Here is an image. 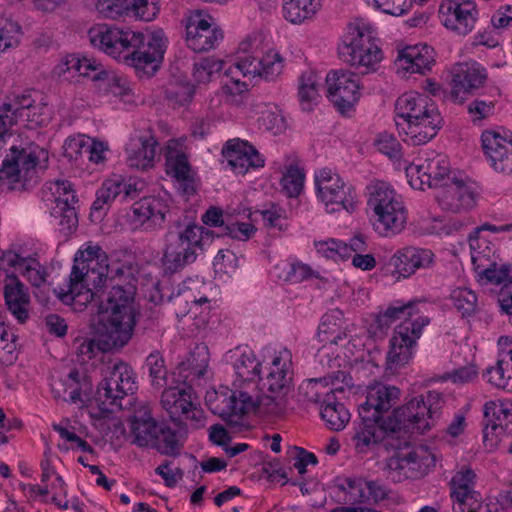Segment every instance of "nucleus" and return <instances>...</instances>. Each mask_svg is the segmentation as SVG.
I'll return each instance as SVG.
<instances>
[{
	"instance_id": "obj_1",
	"label": "nucleus",
	"mask_w": 512,
	"mask_h": 512,
	"mask_svg": "<svg viewBox=\"0 0 512 512\" xmlns=\"http://www.w3.org/2000/svg\"><path fill=\"white\" fill-rule=\"evenodd\" d=\"M420 189H436L439 207L452 214H464L477 206V185L459 171L451 170L446 156L435 151H418Z\"/></svg>"
},
{
	"instance_id": "obj_2",
	"label": "nucleus",
	"mask_w": 512,
	"mask_h": 512,
	"mask_svg": "<svg viewBox=\"0 0 512 512\" xmlns=\"http://www.w3.org/2000/svg\"><path fill=\"white\" fill-rule=\"evenodd\" d=\"M119 266H110L107 253L93 242L84 243L76 252L66 289L55 290L65 303L86 306L100 298L108 280L122 275Z\"/></svg>"
},
{
	"instance_id": "obj_3",
	"label": "nucleus",
	"mask_w": 512,
	"mask_h": 512,
	"mask_svg": "<svg viewBox=\"0 0 512 512\" xmlns=\"http://www.w3.org/2000/svg\"><path fill=\"white\" fill-rule=\"evenodd\" d=\"M380 429L389 439V445L395 450L389 459V468L398 471V480L411 477L416 461L415 430L416 404L414 398L395 408L390 414L381 417Z\"/></svg>"
},
{
	"instance_id": "obj_4",
	"label": "nucleus",
	"mask_w": 512,
	"mask_h": 512,
	"mask_svg": "<svg viewBox=\"0 0 512 512\" xmlns=\"http://www.w3.org/2000/svg\"><path fill=\"white\" fill-rule=\"evenodd\" d=\"M292 358L288 348H281L264 361L265 372L260 382L268 394L258 391L259 414L279 417L285 413L294 375Z\"/></svg>"
},
{
	"instance_id": "obj_5",
	"label": "nucleus",
	"mask_w": 512,
	"mask_h": 512,
	"mask_svg": "<svg viewBox=\"0 0 512 512\" xmlns=\"http://www.w3.org/2000/svg\"><path fill=\"white\" fill-rule=\"evenodd\" d=\"M101 334L109 349L122 348L133 335L135 326L134 297L131 291L113 286L106 302L98 306Z\"/></svg>"
},
{
	"instance_id": "obj_6",
	"label": "nucleus",
	"mask_w": 512,
	"mask_h": 512,
	"mask_svg": "<svg viewBox=\"0 0 512 512\" xmlns=\"http://www.w3.org/2000/svg\"><path fill=\"white\" fill-rule=\"evenodd\" d=\"M375 29L366 19L356 18L347 26L340 57L361 74L375 72L383 59V53L374 40Z\"/></svg>"
},
{
	"instance_id": "obj_7",
	"label": "nucleus",
	"mask_w": 512,
	"mask_h": 512,
	"mask_svg": "<svg viewBox=\"0 0 512 512\" xmlns=\"http://www.w3.org/2000/svg\"><path fill=\"white\" fill-rule=\"evenodd\" d=\"M48 152L34 143L12 145L0 168V179L8 181L12 189H28L46 168Z\"/></svg>"
},
{
	"instance_id": "obj_8",
	"label": "nucleus",
	"mask_w": 512,
	"mask_h": 512,
	"mask_svg": "<svg viewBox=\"0 0 512 512\" xmlns=\"http://www.w3.org/2000/svg\"><path fill=\"white\" fill-rule=\"evenodd\" d=\"M211 240V232L196 224L187 225L181 231H168L164 237L161 258L164 270L176 273L194 263Z\"/></svg>"
},
{
	"instance_id": "obj_9",
	"label": "nucleus",
	"mask_w": 512,
	"mask_h": 512,
	"mask_svg": "<svg viewBox=\"0 0 512 512\" xmlns=\"http://www.w3.org/2000/svg\"><path fill=\"white\" fill-rule=\"evenodd\" d=\"M367 190V204L374 213L378 233L383 236L400 233L406 225L407 212L395 190L384 181L372 182Z\"/></svg>"
},
{
	"instance_id": "obj_10",
	"label": "nucleus",
	"mask_w": 512,
	"mask_h": 512,
	"mask_svg": "<svg viewBox=\"0 0 512 512\" xmlns=\"http://www.w3.org/2000/svg\"><path fill=\"white\" fill-rule=\"evenodd\" d=\"M231 390L226 386L210 389L206 392L205 402L210 411L236 426L246 414L259 413L258 400L250 391L237 387Z\"/></svg>"
},
{
	"instance_id": "obj_11",
	"label": "nucleus",
	"mask_w": 512,
	"mask_h": 512,
	"mask_svg": "<svg viewBox=\"0 0 512 512\" xmlns=\"http://www.w3.org/2000/svg\"><path fill=\"white\" fill-rule=\"evenodd\" d=\"M317 198L329 213L345 210L353 213L357 207V194L342 177L332 169L323 168L315 173Z\"/></svg>"
},
{
	"instance_id": "obj_12",
	"label": "nucleus",
	"mask_w": 512,
	"mask_h": 512,
	"mask_svg": "<svg viewBox=\"0 0 512 512\" xmlns=\"http://www.w3.org/2000/svg\"><path fill=\"white\" fill-rule=\"evenodd\" d=\"M205 288V283L200 279L189 278L182 282L171 299L176 317L181 320L189 316L198 329L208 322L211 308L209 298L202 292Z\"/></svg>"
},
{
	"instance_id": "obj_13",
	"label": "nucleus",
	"mask_w": 512,
	"mask_h": 512,
	"mask_svg": "<svg viewBox=\"0 0 512 512\" xmlns=\"http://www.w3.org/2000/svg\"><path fill=\"white\" fill-rule=\"evenodd\" d=\"M91 45L115 59L128 60V52L142 44L143 34L114 25L97 24L88 31Z\"/></svg>"
},
{
	"instance_id": "obj_14",
	"label": "nucleus",
	"mask_w": 512,
	"mask_h": 512,
	"mask_svg": "<svg viewBox=\"0 0 512 512\" xmlns=\"http://www.w3.org/2000/svg\"><path fill=\"white\" fill-rule=\"evenodd\" d=\"M136 389L131 367L124 362L108 365L104 378L97 390V401L102 411L111 412L114 406H121L119 401Z\"/></svg>"
},
{
	"instance_id": "obj_15",
	"label": "nucleus",
	"mask_w": 512,
	"mask_h": 512,
	"mask_svg": "<svg viewBox=\"0 0 512 512\" xmlns=\"http://www.w3.org/2000/svg\"><path fill=\"white\" fill-rule=\"evenodd\" d=\"M43 198L50 205L51 215L59 219V225L63 229L71 231L77 227V196L68 180L57 179L47 182L43 188Z\"/></svg>"
},
{
	"instance_id": "obj_16",
	"label": "nucleus",
	"mask_w": 512,
	"mask_h": 512,
	"mask_svg": "<svg viewBox=\"0 0 512 512\" xmlns=\"http://www.w3.org/2000/svg\"><path fill=\"white\" fill-rule=\"evenodd\" d=\"M161 406L173 421H190L191 426L205 425V415L187 385L169 387L162 392Z\"/></svg>"
},
{
	"instance_id": "obj_17",
	"label": "nucleus",
	"mask_w": 512,
	"mask_h": 512,
	"mask_svg": "<svg viewBox=\"0 0 512 512\" xmlns=\"http://www.w3.org/2000/svg\"><path fill=\"white\" fill-rule=\"evenodd\" d=\"M225 360L234 373L233 387L250 391L257 398L263 367L254 351L247 346H238L226 353Z\"/></svg>"
},
{
	"instance_id": "obj_18",
	"label": "nucleus",
	"mask_w": 512,
	"mask_h": 512,
	"mask_svg": "<svg viewBox=\"0 0 512 512\" xmlns=\"http://www.w3.org/2000/svg\"><path fill=\"white\" fill-rule=\"evenodd\" d=\"M438 17L447 30L466 36L472 32L478 20L477 5L472 0H442Z\"/></svg>"
},
{
	"instance_id": "obj_19",
	"label": "nucleus",
	"mask_w": 512,
	"mask_h": 512,
	"mask_svg": "<svg viewBox=\"0 0 512 512\" xmlns=\"http://www.w3.org/2000/svg\"><path fill=\"white\" fill-rule=\"evenodd\" d=\"M327 98L344 113L354 107L361 96L357 74L348 70L331 71L326 76Z\"/></svg>"
},
{
	"instance_id": "obj_20",
	"label": "nucleus",
	"mask_w": 512,
	"mask_h": 512,
	"mask_svg": "<svg viewBox=\"0 0 512 512\" xmlns=\"http://www.w3.org/2000/svg\"><path fill=\"white\" fill-rule=\"evenodd\" d=\"M222 39V30L210 15L200 10L189 15L186 23V42L193 51L203 52L213 49Z\"/></svg>"
},
{
	"instance_id": "obj_21",
	"label": "nucleus",
	"mask_w": 512,
	"mask_h": 512,
	"mask_svg": "<svg viewBox=\"0 0 512 512\" xmlns=\"http://www.w3.org/2000/svg\"><path fill=\"white\" fill-rule=\"evenodd\" d=\"M450 96L456 103H462L467 97L482 87L487 72L478 62L456 63L451 68Z\"/></svg>"
},
{
	"instance_id": "obj_22",
	"label": "nucleus",
	"mask_w": 512,
	"mask_h": 512,
	"mask_svg": "<svg viewBox=\"0 0 512 512\" xmlns=\"http://www.w3.org/2000/svg\"><path fill=\"white\" fill-rule=\"evenodd\" d=\"M512 231V223L495 225L484 223L476 227L469 235V246L471 252V261L475 272L490 267L492 261L497 259L495 245L485 233H505Z\"/></svg>"
},
{
	"instance_id": "obj_23",
	"label": "nucleus",
	"mask_w": 512,
	"mask_h": 512,
	"mask_svg": "<svg viewBox=\"0 0 512 512\" xmlns=\"http://www.w3.org/2000/svg\"><path fill=\"white\" fill-rule=\"evenodd\" d=\"M476 474L470 468H462L450 481L454 512H477L482 499L475 490Z\"/></svg>"
},
{
	"instance_id": "obj_24",
	"label": "nucleus",
	"mask_w": 512,
	"mask_h": 512,
	"mask_svg": "<svg viewBox=\"0 0 512 512\" xmlns=\"http://www.w3.org/2000/svg\"><path fill=\"white\" fill-rule=\"evenodd\" d=\"M222 155L229 168L239 175L250 169L261 168L265 164L263 156L248 141L234 138L228 140L222 148Z\"/></svg>"
},
{
	"instance_id": "obj_25",
	"label": "nucleus",
	"mask_w": 512,
	"mask_h": 512,
	"mask_svg": "<svg viewBox=\"0 0 512 512\" xmlns=\"http://www.w3.org/2000/svg\"><path fill=\"white\" fill-rule=\"evenodd\" d=\"M234 68L244 77H259L265 81H274L283 72L284 58L279 52L270 50L261 58L255 55L241 57Z\"/></svg>"
},
{
	"instance_id": "obj_26",
	"label": "nucleus",
	"mask_w": 512,
	"mask_h": 512,
	"mask_svg": "<svg viewBox=\"0 0 512 512\" xmlns=\"http://www.w3.org/2000/svg\"><path fill=\"white\" fill-rule=\"evenodd\" d=\"M416 343V321L409 318L399 324L390 340L387 354L389 369H397L412 358V348Z\"/></svg>"
},
{
	"instance_id": "obj_27",
	"label": "nucleus",
	"mask_w": 512,
	"mask_h": 512,
	"mask_svg": "<svg viewBox=\"0 0 512 512\" xmlns=\"http://www.w3.org/2000/svg\"><path fill=\"white\" fill-rule=\"evenodd\" d=\"M131 212V221L135 228L152 231L164 223L167 206L161 198L149 196L136 201Z\"/></svg>"
},
{
	"instance_id": "obj_28",
	"label": "nucleus",
	"mask_w": 512,
	"mask_h": 512,
	"mask_svg": "<svg viewBox=\"0 0 512 512\" xmlns=\"http://www.w3.org/2000/svg\"><path fill=\"white\" fill-rule=\"evenodd\" d=\"M484 416L489 423L483 429V441L492 448L498 442L497 437H493L494 432L508 431L512 424V400L497 399L486 402Z\"/></svg>"
},
{
	"instance_id": "obj_29",
	"label": "nucleus",
	"mask_w": 512,
	"mask_h": 512,
	"mask_svg": "<svg viewBox=\"0 0 512 512\" xmlns=\"http://www.w3.org/2000/svg\"><path fill=\"white\" fill-rule=\"evenodd\" d=\"M481 140L493 169L500 173L512 174V140L492 130L484 131Z\"/></svg>"
},
{
	"instance_id": "obj_30",
	"label": "nucleus",
	"mask_w": 512,
	"mask_h": 512,
	"mask_svg": "<svg viewBox=\"0 0 512 512\" xmlns=\"http://www.w3.org/2000/svg\"><path fill=\"white\" fill-rule=\"evenodd\" d=\"M52 391L55 398L83 406L92 391V383L86 374L72 369L64 379L52 384Z\"/></svg>"
},
{
	"instance_id": "obj_31",
	"label": "nucleus",
	"mask_w": 512,
	"mask_h": 512,
	"mask_svg": "<svg viewBox=\"0 0 512 512\" xmlns=\"http://www.w3.org/2000/svg\"><path fill=\"white\" fill-rule=\"evenodd\" d=\"M416 94L413 92L401 95L395 104V123L403 142L416 145Z\"/></svg>"
},
{
	"instance_id": "obj_32",
	"label": "nucleus",
	"mask_w": 512,
	"mask_h": 512,
	"mask_svg": "<svg viewBox=\"0 0 512 512\" xmlns=\"http://www.w3.org/2000/svg\"><path fill=\"white\" fill-rule=\"evenodd\" d=\"M4 298L8 310L20 322L29 316L30 295L25 285L14 275L4 279Z\"/></svg>"
},
{
	"instance_id": "obj_33",
	"label": "nucleus",
	"mask_w": 512,
	"mask_h": 512,
	"mask_svg": "<svg viewBox=\"0 0 512 512\" xmlns=\"http://www.w3.org/2000/svg\"><path fill=\"white\" fill-rule=\"evenodd\" d=\"M165 51V38L162 30L154 31L142 44L131 48L128 52V60L135 67L158 64L163 59Z\"/></svg>"
},
{
	"instance_id": "obj_34",
	"label": "nucleus",
	"mask_w": 512,
	"mask_h": 512,
	"mask_svg": "<svg viewBox=\"0 0 512 512\" xmlns=\"http://www.w3.org/2000/svg\"><path fill=\"white\" fill-rule=\"evenodd\" d=\"M157 141L153 136L132 138L126 146L127 164L136 169H148L153 166Z\"/></svg>"
},
{
	"instance_id": "obj_35",
	"label": "nucleus",
	"mask_w": 512,
	"mask_h": 512,
	"mask_svg": "<svg viewBox=\"0 0 512 512\" xmlns=\"http://www.w3.org/2000/svg\"><path fill=\"white\" fill-rule=\"evenodd\" d=\"M2 262L18 271L35 287H40L46 282V269L36 258L22 257L15 251L9 250L3 253Z\"/></svg>"
},
{
	"instance_id": "obj_36",
	"label": "nucleus",
	"mask_w": 512,
	"mask_h": 512,
	"mask_svg": "<svg viewBox=\"0 0 512 512\" xmlns=\"http://www.w3.org/2000/svg\"><path fill=\"white\" fill-rule=\"evenodd\" d=\"M413 305L414 300H410L406 304L395 302L386 309H381L379 312L371 314L367 328L368 333L374 338L385 337L391 325L400 319Z\"/></svg>"
},
{
	"instance_id": "obj_37",
	"label": "nucleus",
	"mask_w": 512,
	"mask_h": 512,
	"mask_svg": "<svg viewBox=\"0 0 512 512\" xmlns=\"http://www.w3.org/2000/svg\"><path fill=\"white\" fill-rule=\"evenodd\" d=\"M183 142L171 139L165 148V157L176 179L184 184L187 194L194 192L193 182L190 177V166L186 155L182 152Z\"/></svg>"
},
{
	"instance_id": "obj_38",
	"label": "nucleus",
	"mask_w": 512,
	"mask_h": 512,
	"mask_svg": "<svg viewBox=\"0 0 512 512\" xmlns=\"http://www.w3.org/2000/svg\"><path fill=\"white\" fill-rule=\"evenodd\" d=\"M374 144L377 150L388 156L391 160L394 161L395 168L397 170H404L407 178V182L413 188V177H414V167L413 161L402 158L400 153V143L397 139L389 133H380Z\"/></svg>"
},
{
	"instance_id": "obj_39",
	"label": "nucleus",
	"mask_w": 512,
	"mask_h": 512,
	"mask_svg": "<svg viewBox=\"0 0 512 512\" xmlns=\"http://www.w3.org/2000/svg\"><path fill=\"white\" fill-rule=\"evenodd\" d=\"M159 426L151 417L148 407L140 408L135 413L131 424V432L134 438L133 443L140 447H151L155 441Z\"/></svg>"
},
{
	"instance_id": "obj_40",
	"label": "nucleus",
	"mask_w": 512,
	"mask_h": 512,
	"mask_svg": "<svg viewBox=\"0 0 512 512\" xmlns=\"http://www.w3.org/2000/svg\"><path fill=\"white\" fill-rule=\"evenodd\" d=\"M442 397L439 392L427 391L418 401V432H425L434 427L440 419Z\"/></svg>"
},
{
	"instance_id": "obj_41",
	"label": "nucleus",
	"mask_w": 512,
	"mask_h": 512,
	"mask_svg": "<svg viewBox=\"0 0 512 512\" xmlns=\"http://www.w3.org/2000/svg\"><path fill=\"white\" fill-rule=\"evenodd\" d=\"M400 397V390L395 386L377 383L368 388L365 403L361 406L364 411L373 409L375 415L387 411Z\"/></svg>"
},
{
	"instance_id": "obj_42",
	"label": "nucleus",
	"mask_w": 512,
	"mask_h": 512,
	"mask_svg": "<svg viewBox=\"0 0 512 512\" xmlns=\"http://www.w3.org/2000/svg\"><path fill=\"white\" fill-rule=\"evenodd\" d=\"M420 103H423L424 107L418 114V144H425L436 136L442 119L433 102H428L426 98L418 95V106Z\"/></svg>"
},
{
	"instance_id": "obj_43",
	"label": "nucleus",
	"mask_w": 512,
	"mask_h": 512,
	"mask_svg": "<svg viewBox=\"0 0 512 512\" xmlns=\"http://www.w3.org/2000/svg\"><path fill=\"white\" fill-rule=\"evenodd\" d=\"M258 128L279 135L286 129L281 109L273 103H259L255 106Z\"/></svg>"
},
{
	"instance_id": "obj_44",
	"label": "nucleus",
	"mask_w": 512,
	"mask_h": 512,
	"mask_svg": "<svg viewBox=\"0 0 512 512\" xmlns=\"http://www.w3.org/2000/svg\"><path fill=\"white\" fill-rule=\"evenodd\" d=\"M320 6V0H284L283 16L293 24H302L311 20Z\"/></svg>"
},
{
	"instance_id": "obj_45",
	"label": "nucleus",
	"mask_w": 512,
	"mask_h": 512,
	"mask_svg": "<svg viewBox=\"0 0 512 512\" xmlns=\"http://www.w3.org/2000/svg\"><path fill=\"white\" fill-rule=\"evenodd\" d=\"M320 416L326 426L333 431L343 430L350 421V412L344 404L333 398L324 399L320 407Z\"/></svg>"
},
{
	"instance_id": "obj_46",
	"label": "nucleus",
	"mask_w": 512,
	"mask_h": 512,
	"mask_svg": "<svg viewBox=\"0 0 512 512\" xmlns=\"http://www.w3.org/2000/svg\"><path fill=\"white\" fill-rule=\"evenodd\" d=\"M321 77L314 71H305L299 79L298 96L303 110L310 111L320 99Z\"/></svg>"
},
{
	"instance_id": "obj_47",
	"label": "nucleus",
	"mask_w": 512,
	"mask_h": 512,
	"mask_svg": "<svg viewBox=\"0 0 512 512\" xmlns=\"http://www.w3.org/2000/svg\"><path fill=\"white\" fill-rule=\"evenodd\" d=\"M300 400L308 403L323 404L324 399L333 398V389L326 378H312L304 380L299 388Z\"/></svg>"
},
{
	"instance_id": "obj_48",
	"label": "nucleus",
	"mask_w": 512,
	"mask_h": 512,
	"mask_svg": "<svg viewBox=\"0 0 512 512\" xmlns=\"http://www.w3.org/2000/svg\"><path fill=\"white\" fill-rule=\"evenodd\" d=\"M64 65L66 68H62V72L74 71L80 76L91 79L95 83L101 79L102 72L106 70L100 62L86 56L79 57L77 55H69L66 57Z\"/></svg>"
},
{
	"instance_id": "obj_49",
	"label": "nucleus",
	"mask_w": 512,
	"mask_h": 512,
	"mask_svg": "<svg viewBox=\"0 0 512 512\" xmlns=\"http://www.w3.org/2000/svg\"><path fill=\"white\" fill-rule=\"evenodd\" d=\"M224 62L216 57H202L193 64L192 79L196 84H207L221 73Z\"/></svg>"
},
{
	"instance_id": "obj_50",
	"label": "nucleus",
	"mask_w": 512,
	"mask_h": 512,
	"mask_svg": "<svg viewBox=\"0 0 512 512\" xmlns=\"http://www.w3.org/2000/svg\"><path fill=\"white\" fill-rule=\"evenodd\" d=\"M367 480L361 477H337L335 487L343 493V501L346 503L365 502V489Z\"/></svg>"
},
{
	"instance_id": "obj_51",
	"label": "nucleus",
	"mask_w": 512,
	"mask_h": 512,
	"mask_svg": "<svg viewBox=\"0 0 512 512\" xmlns=\"http://www.w3.org/2000/svg\"><path fill=\"white\" fill-rule=\"evenodd\" d=\"M483 378L497 389L512 392V363L497 360L495 365L485 369Z\"/></svg>"
},
{
	"instance_id": "obj_52",
	"label": "nucleus",
	"mask_w": 512,
	"mask_h": 512,
	"mask_svg": "<svg viewBox=\"0 0 512 512\" xmlns=\"http://www.w3.org/2000/svg\"><path fill=\"white\" fill-rule=\"evenodd\" d=\"M305 174L296 158L285 166L281 178L282 191L288 197H297L303 189Z\"/></svg>"
},
{
	"instance_id": "obj_53",
	"label": "nucleus",
	"mask_w": 512,
	"mask_h": 512,
	"mask_svg": "<svg viewBox=\"0 0 512 512\" xmlns=\"http://www.w3.org/2000/svg\"><path fill=\"white\" fill-rule=\"evenodd\" d=\"M449 299L453 307L463 317L474 315L478 309V298L476 293L468 287H456L451 290Z\"/></svg>"
},
{
	"instance_id": "obj_54",
	"label": "nucleus",
	"mask_w": 512,
	"mask_h": 512,
	"mask_svg": "<svg viewBox=\"0 0 512 512\" xmlns=\"http://www.w3.org/2000/svg\"><path fill=\"white\" fill-rule=\"evenodd\" d=\"M380 419L378 415L373 414V418L362 416V425L356 431L354 440L357 448L367 447L372 443L382 440L383 431L380 429Z\"/></svg>"
},
{
	"instance_id": "obj_55",
	"label": "nucleus",
	"mask_w": 512,
	"mask_h": 512,
	"mask_svg": "<svg viewBox=\"0 0 512 512\" xmlns=\"http://www.w3.org/2000/svg\"><path fill=\"white\" fill-rule=\"evenodd\" d=\"M391 264L397 280L410 277L416 271V248L409 246L398 250L391 258Z\"/></svg>"
},
{
	"instance_id": "obj_56",
	"label": "nucleus",
	"mask_w": 512,
	"mask_h": 512,
	"mask_svg": "<svg viewBox=\"0 0 512 512\" xmlns=\"http://www.w3.org/2000/svg\"><path fill=\"white\" fill-rule=\"evenodd\" d=\"M151 447L157 449L161 454L175 456L179 454L182 443L175 430L161 424L155 436V441L152 443Z\"/></svg>"
},
{
	"instance_id": "obj_57",
	"label": "nucleus",
	"mask_w": 512,
	"mask_h": 512,
	"mask_svg": "<svg viewBox=\"0 0 512 512\" xmlns=\"http://www.w3.org/2000/svg\"><path fill=\"white\" fill-rule=\"evenodd\" d=\"M274 269L279 279L291 283H299L313 276L311 267L297 261H282Z\"/></svg>"
},
{
	"instance_id": "obj_58",
	"label": "nucleus",
	"mask_w": 512,
	"mask_h": 512,
	"mask_svg": "<svg viewBox=\"0 0 512 512\" xmlns=\"http://www.w3.org/2000/svg\"><path fill=\"white\" fill-rule=\"evenodd\" d=\"M396 51L395 72L398 77L408 79L416 71V46L398 44Z\"/></svg>"
},
{
	"instance_id": "obj_59",
	"label": "nucleus",
	"mask_w": 512,
	"mask_h": 512,
	"mask_svg": "<svg viewBox=\"0 0 512 512\" xmlns=\"http://www.w3.org/2000/svg\"><path fill=\"white\" fill-rule=\"evenodd\" d=\"M208 363L209 357L206 348H197L181 365L183 371H188L185 378L190 382L203 378L207 373Z\"/></svg>"
},
{
	"instance_id": "obj_60",
	"label": "nucleus",
	"mask_w": 512,
	"mask_h": 512,
	"mask_svg": "<svg viewBox=\"0 0 512 512\" xmlns=\"http://www.w3.org/2000/svg\"><path fill=\"white\" fill-rule=\"evenodd\" d=\"M23 37L21 25L9 18H0V52L19 46Z\"/></svg>"
},
{
	"instance_id": "obj_61",
	"label": "nucleus",
	"mask_w": 512,
	"mask_h": 512,
	"mask_svg": "<svg viewBox=\"0 0 512 512\" xmlns=\"http://www.w3.org/2000/svg\"><path fill=\"white\" fill-rule=\"evenodd\" d=\"M497 259L492 261V265L483 270H479L477 278L479 282L490 283V284H501L508 281L507 284L512 283V265L509 264H498Z\"/></svg>"
},
{
	"instance_id": "obj_62",
	"label": "nucleus",
	"mask_w": 512,
	"mask_h": 512,
	"mask_svg": "<svg viewBox=\"0 0 512 512\" xmlns=\"http://www.w3.org/2000/svg\"><path fill=\"white\" fill-rule=\"evenodd\" d=\"M96 87L100 91L110 93L118 97H124L130 93L127 80L110 70L102 72V77L96 83Z\"/></svg>"
},
{
	"instance_id": "obj_63",
	"label": "nucleus",
	"mask_w": 512,
	"mask_h": 512,
	"mask_svg": "<svg viewBox=\"0 0 512 512\" xmlns=\"http://www.w3.org/2000/svg\"><path fill=\"white\" fill-rule=\"evenodd\" d=\"M47 111V106L42 102H38L35 105H32L29 110H24L23 114L12 117L13 125H22L28 129L40 127L48 120Z\"/></svg>"
},
{
	"instance_id": "obj_64",
	"label": "nucleus",
	"mask_w": 512,
	"mask_h": 512,
	"mask_svg": "<svg viewBox=\"0 0 512 512\" xmlns=\"http://www.w3.org/2000/svg\"><path fill=\"white\" fill-rule=\"evenodd\" d=\"M110 181L114 183V193L122 200L133 199L143 189L144 183L135 178H125L122 175L114 174L110 177Z\"/></svg>"
}]
</instances>
